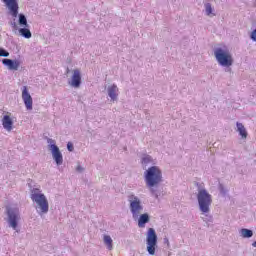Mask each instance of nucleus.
<instances>
[{
	"instance_id": "nucleus-1",
	"label": "nucleus",
	"mask_w": 256,
	"mask_h": 256,
	"mask_svg": "<svg viewBox=\"0 0 256 256\" xmlns=\"http://www.w3.org/2000/svg\"><path fill=\"white\" fill-rule=\"evenodd\" d=\"M31 200L36 203L41 211V213H48L49 211V202L45 194L41 193V190L34 188L31 191L30 195Z\"/></svg>"
},
{
	"instance_id": "nucleus-2",
	"label": "nucleus",
	"mask_w": 256,
	"mask_h": 256,
	"mask_svg": "<svg viewBox=\"0 0 256 256\" xmlns=\"http://www.w3.org/2000/svg\"><path fill=\"white\" fill-rule=\"evenodd\" d=\"M145 179L148 187H155V185H159V183H161L163 175L159 167L152 166L146 171Z\"/></svg>"
},
{
	"instance_id": "nucleus-3",
	"label": "nucleus",
	"mask_w": 256,
	"mask_h": 256,
	"mask_svg": "<svg viewBox=\"0 0 256 256\" xmlns=\"http://www.w3.org/2000/svg\"><path fill=\"white\" fill-rule=\"evenodd\" d=\"M216 60L222 67H231L233 65V56L227 49L217 48L214 52Z\"/></svg>"
},
{
	"instance_id": "nucleus-4",
	"label": "nucleus",
	"mask_w": 256,
	"mask_h": 256,
	"mask_svg": "<svg viewBox=\"0 0 256 256\" xmlns=\"http://www.w3.org/2000/svg\"><path fill=\"white\" fill-rule=\"evenodd\" d=\"M146 246L149 255H155L157 250V233L153 228H149L146 234Z\"/></svg>"
},
{
	"instance_id": "nucleus-5",
	"label": "nucleus",
	"mask_w": 256,
	"mask_h": 256,
	"mask_svg": "<svg viewBox=\"0 0 256 256\" xmlns=\"http://www.w3.org/2000/svg\"><path fill=\"white\" fill-rule=\"evenodd\" d=\"M211 195L206 190H200L198 193V203L202 213H209L211 205Z\"/></svg>"
},
{
	"instance_id": "nucleus-6",
	"label": "nucleus",
	"mask_w": 256,
	"mask_h": 256,
	"mask_svg": "<svg viewBox=\"0 0 256 256\" xmlns=\"http://www.w3.org/2000/svg\"><path fill=\"white\" fill-rule=\"evenodd\" d=\"M130 209L134 218H137L139 215H141L143 206H141V201L139 198L130 196Z\"/></svg>"
},
{
	"instance_id": "nucleus-7",
	"label": "nucleus",
	"mask_w": 256,
	"mask_h": 256,
	"mask_svg": "<svg viewBox=\"0 0 256 256\" xmlns=\"http://www.w3.org/2000/svg\"><path fill=\"white\" fill-rule=\"evenodd\" d=\"M22 99L26 109L31 111V109H33V98L31 97V94H29L27 86H24L22 89Z\"/></svg>"
},
{
	"instance_id": "nucleus-8",
	"label": "nucleus",
	"mask_w": 256,
	"mask_h": 256,
	"mask_svg": "<svg viewBox=\"0 0 256 256\" xmlns=\"http://www.w3.org/2000/svg\"><path fill=\"white\" fill-rule=\"evenodd\" d=\"M6 7L9 9L12 16L17 17L19 15V4L17 0H2Z\"/></svg>"
},
{
	"instance_id": "nucleus-9",
	"label": "nucleus",
	"mask_w": 256,
	"mask_h": 256,
	"mask_svg": "<svg viewBox=\"0 0 256 256\" xmlns=\"http://www.w3.org/2000/svg\"><path fill=\"white\" fill-rule=\"evenodd\" d=\"M51 153L57 165H63V154L55 144L50 145Z\"/></svg>"
},
{
	"instance_id": "nucleus-10",
	"label": "nucleus",
	"mask_w": 256,
	"mask_h": 256,
	"mask_svg": "<svg viewBox=\"0 0 256 256\" xmlns=\"http://www.w3.org/2000/svg\"><path fill=\"white\" fill-rule=\"evenodd\" d=\"M2 63L6 65L10 71H18L19 67H21V60L3 59Z\"/></svg>"
},
{
	"instance_id": "nucleus-11",
	"label": "nucleus",
	"mask_w": 256,
	"mask_h": 256,
	"mask_svg": "<svg viewBox=\"0 0 256 256\" xmlns=\"http://www.w3.org/2000/svg\"><path fill=\"white\" fill-rule=\"evenodd\" d=\"M8 218L10 222V226L14 229H17V214L19 213V210H13L11 208L7 209Z\"/></svg>"
},
{
	"instance_id": "nucleus-12",
	"label": "nucleus",
	"mask_w": 256,
	"mask_h": 256,
	"mask_svg": "<svg viewBox=\"0 0 256 256\" xmlns=\"http://www.w3.org/2000/svg\"><path fill=\"white\" fill-rule=\"evenodd\" d=\"M70 85L72 87H80L81 85V71L79 70H74L73 71V75H72V80L70 82Z\"/></svg>"
},
{
	"instance_id": "nucleus-13",
	"label": "nucleus",
	"mask_w": 256,
	"mask_h": 256,
	"mask_svg": "<svg viewBox=\"0 0 256 256\" xmlns=\"http://www.w3.org/2000/svg\"><path fill=\"white\" fill-rule=\"evenodd\" d=\"M2 125L6 131H13V120L11 116L5 115L2 119Z\"/></svg>"
},
{
	"instance_id": "nucleus-14",
	"label": "nucleus",
	"mask_w": 256,
	"mask_h": 256,
	"mask_svg": "<svg viewBox=\"0 0 256 256\" xmlns=\"http://www.w3.org/2000/svg\"><path fill=\"white\" fill-rule=\"evenodd\" d=\"M237 131L239 135L242 137V139H247V130L245 129V126L242 123H236Z\"/></svg>"
},
{
	"instance_id": "nucleus-15",
	"label": "nucleus",
	"mask_w": 256,
	"mask_h": 256,
	"mask_svg": "<svg viewBox=\"0 0 256 256\" xmlns=\"http://www.w3.org/2000/svg\"><path fill=\"white\" fill-rule=\"evenodd\" d=\"M145 223H149V214H142L138 219V227L143 229L145 227Z\"/></svg>"
},
{
	"instance_id": "nucleus-16",
	"label": "nucleus",
	"mask_w": 256,
	"mask_h": 256,
	"mask_svg": "<svg viewBox=\"0 0 256 256\" xmlns=\"http://www.w3.org/2000/svg\"><path fill=\"white\" fill-rule=\"evenodd\" d=\"M117 91H119V89L116 85H112L109 87L108 95L112 99V101H115V99H117Z\"/></svg>"
},
{
	"instance_id": "nucleus-17",
	"label": "nucleus",
	"mask_w": 256,
	"mask_h": 256,
	"mask_svg": "<svg viewBox=\"0 0 256 256\" xmlns=\"http://www.w3.org/2000/svg\"><path fill=\"white\" fill-rule=\"evenodd\" d=\"M104 243L107 246V249H109V251L113 249V239H111V236L104 235Z\"/></svg>"
},
{
	"instance_id": "nucleus-18",
	"label": "nucleus",
	"mask_w": 256,
	"mask_h": 256,
	"mask_svg": "<svg viewBox=\"0 0 256 256\" xmlns=\"http://www.w3.org/2000/svg\"><path fill=\"white\" fill-rule=\"evenodd\" d=\"M19 33L22 37H25V39H31V30H29V28H20Z\"/></svg>"
},
{
	"instance_id": "nucleus-19",
	"label": "nucleus",
	"mask_w": 256,
	"mask_h": 256,
	"mask_svg": "<svg viewBox=\"0 0 256 256\" xmlns=\"http://www.w3.org/2000/svg\"><path fill=\"white\" fill-rule=\"evenodd\" d=\"M240 233L244 238L253 237V231L246 228L241 229Z\"/></svg>"
},
{
	"instance_id": "nucleus-20",
	"label": "nucleus",
	"mask_w": 256,
	"mask_h": 256,
	"mask_svg": "<svg viewBox=\"0 0 256 256\" xmlns=\"http://www.w3.org/2000/svg\"><path fill=\"white\" fill-rule=\"evenodd\" d=\"M19 25H22L23 27H27V18L23 14L19 15Z\"/></svg>"
},
{
	"instance_id": "nucleus-21",
	"label": "nucleus",
	"mask_w": 256,
	"mask_h": 256,
	"mask_svg": "<svg viewBox=\"0 0 256 256\" xmlns=\"http://www.w3.org/2000/svg\"><path fill=\"white\" fill-rule=\"evenodd\" d=\"M205 7H206V14L211 15V13H213V8L211 7V5L208 3L205 5Z\"/></svg>"
},
{
	"instance_id": "nucleus-22",
	"label": "nucleus",
	"mask_w": 256,
	"mask_h": 256,
	"mask_svg": "<svg viewBox=\"0 0 256 256\" xmlns=\"http://www.w3.org/2000/svg\"><path fill=\"white\" fill-rule=\"evenodd\" d=\"M142 163L147 164L151 163V156L147 155L142 159Z\"/></svg>"
},
{
	"instance_id": "nucleus-23",
	"label": "nucleus",
	"mask_w": 256,
	"mask_h": 256,
	"mask_svg": "<svg viewBox=\"0 0 256 256\" xmlns=\"http://www.w3.org/2000/svg\"><path fill=\"white\" fill-rule=\"evenodd\" d=\"M0 57H9V52L4 49H0Z\"/></svg>"
},
{
	"instance_id": "nucleus-24",
	"label": "nucleus",
	"mask_w": 256,
	"mask_h": 256,
	"mask_svg": "<svg viewBox=\"0 0 256 256\" xmlns=\"http://www.w3.org/2000/svg\"><path fill=\"white\" fill-rule=\"evenodd\" d=\"M67 149L68 151H73V144L71 142L67 144Z\"/></svg>"
},
{
	"instance_id": "nucleus-25",
	"label": "nucleus",
	"mask_w": 256,
	"mask_h": 256,
	"mask_svg": "<svg viewBox=\"0 0 256 256\" xmlns=\"http://www.w3.org/2000/svg\"><path fill=\"white\" fill-rule=\"evenodd\" d=\"M251 39H252L253 41H256V30H254V31L252 32V34H251Z\"/></svg>"
},
{
	"instance_id": "nucleus-26",
	"label": "nucleus",
	"mask_w": 256,
	"mask_h": 256,
	"mask_svg": "<svg viewBox=\"0 0 256 256\" xmlns=\"http://www.w3.org/2000/svg\"><path fill=\"white\" fill-rule=\"evenodd\" d=\"M76 169L77 171H83V168H81V166H78Z\"/></svg>"
},
{
	"instance_id": "nucleus-27",
	"label": "nucleus",
	"mask_w": 256,
	"mask_h": 256,
	"mask_svg": "<svg viewBox=\"0 0 256 256\" xmlns=\"http://www.w3.org/2000/svg\"><path fill=\"white\" fill-rule=\"evenodd\" d=\"M254 247H256V241L255 242H253V244H252Z\"/></svg>"
}]
</instances>
